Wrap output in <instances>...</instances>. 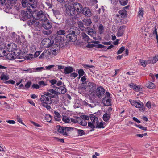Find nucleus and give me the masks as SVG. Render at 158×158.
Wrapping results in <instances>:
<instances>
[{
	"mask_svg": "<svg viewBox=\"0 0 158 158\" xmlns=\"http://www.w3.org/2000/svg\"><path fill=\"white\" fill-rule=\"evenodd\" d=\"M69 33L66 35V37L69 41L74 42L77 39V36L80 33V31L78 28L76 27H72L68 31L62 29L57 31L56 34L58 35H64L66 33Z\"/></svg>",
	"mask_w": 158,
	"mask_h": 158,
	"instance_id": "f257e3e1",
	"label": "nucleus"
},
{
	"mask_svg": "<svg viewBox=\"0 0 158 158\" xmlns=\"http://www.w3.org/2000/svg\"><path fill=\"white\" fill-rule=\"evenodd\" d=\"M26 7L25 10H21L19 14L20 19L23 21H26L29 19L31 16H32V13L34 12V9L30 7Z\"/></svg>",
	"mask_w": 158,
	"mask_h": 158,
	"instance_id": "f03ea898",
	"label": "nucleus"
},
{
	"mask_svg": "<svg viewBox=\"0 0 158 158\" xmlns=\"http://www.w3.org/2000/svg\"><path fill=\"white\" fill-rule=\"evenodd\" d=\"M48 15L45 13V11L40 10L38 11L34 9L33 13H32V17L36 20H39L42 22L45 20L47 18Z\"/></svg>",
	"mask_w": 158,
	"mask_h": 158,
	"instance_id": "7ed1b4c3",
	"label": "nucleus"
},
{
	"mask_svg": "<svg viewBox=\"0 0 158 158\" xmlns=\"http://www.w3.org/2000/svg\"><path fill=\"white\" fill-rule=\"evenodd\" d=\"M21 3L24 7H30L34 9L37 7V2L35 0H22Z\"/></svg>",
	"mask_w": 158,
	"mask_h": 158,
	"instance_id": "20e7f679",
	"label": "nucleus"
},
{
	"mask_svg": "<svg viewBox=\"0 0 158 158\" xmlns=\"http://www.w3.org/2000/svg\"><path fill=\"white\" fill-rule=\"evenodd\" d=\"M110 94L108 92L105 93V96L103 99V102L105 106H109L111 105Z\"/></svg>",
	"mask_w": 158,
	"mask_h": 158,
	"instance_id": "39448f33",
	"label": "nucleus"
},
{
	"mask_svg": "<svg viewBox=\"0 0 158 158\" xmlns=\"http://www.w3.org/2000/svg\"><path fill=\"white\" fill-rule=\"evenodd\" d=\"M105 92V90L103 87H98L97 88L96 95L98 98H101L104 95Z\"/></svg>",
	"mask_w": 158,
	"mask_h": 158,
	"instance_id": "423d86ee",
	"label": "nucleus"
},
{
	"mask_svg": "<svg viewBox=\"0 0 158 158\" xmlns=\"http://www.w3.org/2000/svg\"><path fill=\"white\" fill-rule=\"evenodd\" d=\"M42 25L45 29L49 30L52 27V23L47 19L45 20L42 22Z\"/></svg>",
	"mask_w": 158,
	"mask_h": 158,
	"instance_id": "0eeeda50",
	"label": "nucleus"
},
{
	"mask_svg": "<svg viewBox=\"0 0 158 158\" xmlns=\"http://www.w3.org/2000/svg\"><path fill=\"white\" fill-rule=\"evenodd\" d=\"M66 13L69 16H73L75 15L76 11L73 6H69L66 8Z\"/></svg>",
	"mask_w": 158,
	"mask_h": 158,
	"instance_id": "6e6552de",
	"label": "nucleus"
},
{
	"mask_svg": "<svg viewBox=\"0 0 158 158\" xmlns=\"http://www.w3.org/2000/svg\"><path fill=\"white\" fill-rule=\"evenodd\" d=\"M73 6L77 14H79V13L81 12V10H82L83 7L82 5L80 3L78 2L74 3Z\"/></svg>",
	"mask_w": 158,
	"mask_h": 158,
	"instance_id": "1a4fd4ad",
	"label": "nucleus"
},
{
	"mask_svg": "<svg viewBox=\"0 0 158 158\" xmlns=\"http://www.w3.org/2000/svg\"><path fill=\"white\" fill-rule=\"evenodd\" d=\"M81 10V13L85 16L90 17L92 15V12L89 8L84 7Z\"/></svg>",
	"mask_w": 158,
	"mask_h": 158,
	"instance_id": "9d476101",
	"label": "nucleus"
},
{
	"mask_svg": "<svg viewBox=\"0 0 158 158\" xmlns=\"http://www.w3.org/2000/svg\"><path fill=\"white\" fill-rule=\"evenodd\" d=\"M88 88H89V92L92 93L95 91L96 89V84L93 82L89 81L88 83Z\"/></svg>",
	"mask_w": 158,
	"mask_h": 158,
	"instance_id": "9b49d317",
	"label": "nucleus"
},
{
	"mask_svg": "<svg viewBox=\"0 0 158 158\" xmlns=\"http://www.w3.org/2000/svg\"><path fill=\"white\" fill-rule=\"evenodd\" d=\"M36 19H30L29 20L27 21V24L29 26L32 27H35L38 26L39 24V22L36 20Z\"/></svg>",
	"mask_w": 158,
	"mask_h": 158,
	"instance_id": "f8f14e48",
	"label": "nucleus"
},
{
	"mask_svg": "<svg viewBox=\"0 0 158 158\" xmlns=\"http://www.w3.org/2000/svg\"><path fill=\"white\" fill-rule=\"evenodd\" d=\"M50 100H51L50 98H49L48 97L44 95H42L40 98V101L42 102V103H44L46 104H51V102L50 101Z\"/></svg>",
	"mask_w": 158,
	"mask_h": 158,
	"instance_id": "ddd939ff",
	"label": "nucleus"
},
{
	"mask_svg": "<svg viewBox=\"0 0 158 158\" xmlns=\"http://www.w3.org/2000/svg\"><path fill=\"white\" fill-rule=\"evenodd\" d=\"M16 0H7L6 7L8 9L11 8L12 7L15 5L16 2Z\"/></svg>",
	"mask_w": 158,
	"mask_h": 158,
	"instance_id": "4468645a",
	"label": "nucleus"
},
{
	"mask_svg": "<svg viewBox=\"0 0 158 158\" xmlns=\"http://www.w3.org/2000/svg\"><path fill=\"white\" fill-rule=\"evenodd\" d=\"M55 90L58 92V95L60 94H64L66 92V89L65 87L64 86L56 87Z\"/></svg>",
	"mask_w": 158,
	"mask_h": 158,
	"instance_id": "2eb2a0df",
	"label": "nucleus"
},
{
	"mask_svg": "<svg viewBox=\"0 0 158 158\" xmlns=\"http://www.w3.org/2000/svg\"><path fill=\"white\" fill-rule=\"evenodd\" d=\"M44 41L46 42V43H44V44L45 45H47V47L48 48L49 47L51 46H52H52H54V41L53 40L51 41L50 39L48 38L44 39L43 40V42Z\"/></svg>",
	"mask_w": 158,
	"mask_h": 158,
	"instance_id": "dca6fc26",
	"label": "nucleus"
},
{
	"mask_svg": "<svg viewBox=\"0 0 158 158\" xmlns=\"http://www.w3.org/2000/svg\"><path fill=\"white\" fill-rule=\"evenodd\" d=\"M135 105V107L139 108L140 111H143L145 110V107L144 104L141 102L139 101V102H137Z\"/></svg>",
	"mask_w": 158,
	"mask_h": 158,
	"instance_id": "f3484780",
	"label": "nucleus"
},
{
	"mask_svg": "<svg viewBox=\"0 0 158 158\" xmlns=\"http://www.w3.org/2000/svg\"><path fill=\"white\" fill-rule=\"evenodd\" d=\"M129 86L136 92L139 91L140 90V87L135 84L131 83L129 84Z\"/></svg>",
	"mask_w": 158,
	"mask_h": 158,
	"instance_id": "a211bd4d",
	"label": "nucleus"
},
{
	"mask_svg": "<svg viewBox=\"0 0 158 158\" xmlns=\"http://www.w3.org/2000/svg\"><path fill=\"white\" fill-rule=\"evenodd\" d=\"M14 47L15 48L14 49L13 52L14 54L15 55V57L16 58L18 56L20 55L21 52V51L19 48H17L16 45H14Z\"/></svg>",
	"mask_w": 158,
	"mask_h": 158,
	"instance_id": "6ab92c4d",
	"label": "nucleus"
},
{
	"mask_svg": "<svg viewBox=\"0 0 158 158\" xmlns=\"http://www.w3.org/2000/svg\"><path fill=\"white\" fill-rule=\"evenodd\" d=\"M53 13L57 19H60L61 18V14L60 11L57 10H52Z\"/></svg>",
	"mask_w": 158,
	"mask_h": 158,
	"instance_id": "aec40b11",
	"label": "nucleus"
},
{
	"mask_svg": "<svg viewBox=\"0 0 158 158\" xmlns=\"http://www.w3.org/2000/svg\"><path fill=\"white\" fill-rule=\"evenodd\" d=\"M89 117L90 119L91 123L94 124H96L98 122V118L93 114H91L89 115Z\"/></svg>",
	"mask_w": 158,
	"mask_h": 158,
	"instance_id": "412c9836",
	"label": "nucleus"
},
{
	"mask_svg": "<svg viewBox=\"0 0 158 158\" xmlns=\"http://www.w3.org/2000/svg\"><path fill=\"white\" fill-rule=\"evenodd\" d=\"M6 59L10 60H14L16 59L15 55L14 54L13 52L8 53L6 55Z\"/></svg>",
	"mask_w": 158,
	"mask_h": 158,
	"instance_id": "4be33fe9",
	"label": "nucleus"
},
{
	"mask_svg": "<svg viewBox=\"0 0 158 158\" xmlns=\"http://www.w3.org/2000/svg\"><path fill=\"white\" fill-rule=\"evenodd\" d=\"M64 72L65 74H69L73 72V69L70 66L65 67L64 69Z\"/></svg>",
	"mask_w": 158,
	"mask_h": 158,
	"instance_id": "5701e85b",
	"label": "nucleus"
},
{
	"mask_svg": "<svg viewBox=\"0 0 158 158\" xmlns=\"http://www.w3.org/2000/svg\"><path fill=\"white\" fill-rule=\"evenodd\" d=\"M56 130L59 133L64 134V129L63 127L60 126L59 125H57L56 127Z\"/></svg>",
	"mask_w": 158,
	"mask_h": 158,
	"instance_id": "b1692460",
	"label": "nucleus"
},
{
	"mask_svg": "<svg viewBox=\"0 0 158 158\" xmlns=\"http://www.w3.org/2000/svg\"><path fill=\"white\" fill-rule=\"evenodd\" d=\"M125 27L126 26H121L120 27L117 33V36L121 37L122 36L123 34L124 31L122 29L124 28H125Z\"/></svg>",
	"mask_w": 158,
	"mask_h": 158,
	"instance_id": "393cba45",
	"label": "nucleus"
},
{
	"mask_svg": "<svg viewBox=\"0 0 158 158\" xmlns=\"http://www.w3.org/2000/svg\"><path fill=\"white\" fill-rule=\"evenodd\" d=\"M77 118L78 119V123L81 125L84 126H86L87 125V122L84 119H81L79 117H77Z\"/></svg>",
	"mask_w": 158,
	"mask_h": 158,
	"instance_id": "a878e982",
	"label": "nucleus"
},
{
	"mask_svg": "<svg viewBox=\"0 0 158 158\" xmlns=\"http://www.w3.org/2000/svg\"><path fill=\"white\" fill-rule=\"evenodd\" d=\"M88 34L91 36L93 37L95 35L96 32L94 31V30L88 27Z\"/></svg>",
	"mask_w": 158,
	"mask_h": 158,
	"instance_id": "bb28decb",
	"label": "nucleus"
},
{
	"mask_svg": "<svg viewBox=\"0 0 158 158\" xmlns=\"http://www.w3.org/2000/svg\"><path fill=\"white\" fill-rule=\"evenodd\" d=\"M47 91L49 92L50 93H51V94L52 93V95H55L56 97V98H58L59 97L58 96V92H57V91H56L55 89V90H54L52 89H48Z\"/></svg>",
	"mask_w": 158,
	"mask_h": 158,
	"instance_id": "cd10ccee",
	"label": "nucleus"
},
{
	"mask_svg": "<svg viewBox=\"0 0 158 158\" xmlns=\"http://www.w3.org/2000/svg\"><path fill=\"white\" fill-rule=\"evenodd\" d=\"M81 35L82 37V39L84 41L87 42L88 43L89 42L90 38L85 33L82 32L81 34Z\"/></svg>",
	"mask_w": 158,
	"mask_h": 158,
	"instance_id": "c85d7f7f",
	"label": "nucleus"
},
{
	"mask_svg": "<svg viewBox=\"0 0 158 158\" xmlns=\"http://www.w3.org/2000/svg\"><path fill=\"white\" fill-rule=\"evenodd\" d=\"M64 134H63L64 136H68L67 132L71 131V130L76 129L74 128H73L71 127H65L64 128Z\"/></svg>",
	"mask_w": 158,
	"mask_h": 158,
	"instance_id": "c756f323",
	"label": "nucleus"
},
{
	"mask_svg": "<svg viewBox=\"0 0 158 158\" xmlns=\"http://www.w3.org/2000/svg\"><path fill=\"white\" fill-rule=\"evenodd\" d=\"M110 114L105 113L104 114L103 116V120L106 122H107L110 118Z\"/></svg>",
	"mask_w": 158,
	"mask_h": 158,
	"instance_id": "7c9ffc66",
	"label": "nucleus"
},
{
	"mask_svg": "<svg viewBox=\"0 0 158 158\" xmlns=\"http://www.w3.org/2000/svg\"><path fill=\"white\" fill-rule=\"evenodd\" d=\"M0 79L3 81H7L9 79V77L7 74H5L4 73H2L1 75Z\"/></svg>",
	"mask_w": 158,
	"mask_h": 158,
	"instance_id": "2f4dec72",
	"label": "nucleus"
},
{
	"mask_svg": "<svg viewBox=\"0 0 158 158\" xmlns=\"http://www.w3.org/2000/svg\"><path fill=\"white\" fill-rule=\"evenodd\" d=\"M144 14V10L143 8H139V11L138 12V16L141 19Z\"/></svg>",
	"mask_w": 158,
	"mask_h": 158,
	"instance_id": "473e14b6",
	"label": "nucleus"
},
{
	"mask_svg": "<svg viewBox=\"0 0 158 158\" xmlns=\"http://www.w3.org/2000/svg\"><path fill=\"white\" fill-rule=\"evenodd\" d=\"M54 114L55 115L54 116V118L55 120L57 121H60L61 120V116L60 114L56 111L54 112Z\"/></svg>",
	"mask_w": 158,
	"mask_h": 158,
	"instance_id": "72a5a7b5",
	"label": "nucleus"
},
{
	"mask_svg": "<svg viewBox=\"0 0 158 158\" xmlns=\"http://www.w3.org/2000/svg\"><path fill=\"white\" fill-rule=\"evenodd\" d=\"M14 45H15L14 44H13L12 45L11 44H8L7 45V50L9 52H13V50L14 48H14Z\"/></svg>",
	"mask_w": 158,
	"mask_h": 158,
	"instance_id": "f704fd0d",
	"label": "nucleus"
},
{
	"mask_svg": "<svg viewBox=\"0 0 158 158\" xmlns=\"http://www.w3.org/2000/svg\"><path fill=\"white\" fill-rule=\"evenodd\" d=\"M122 18H125L127 17L126 11L125 10H120L118 12Z\"/></svg>",
	"mask_w": 158,
	"mask_h": 158,
	"instance_id": "c9c22d12",
	"label": "nucleus"
},
{
	"mask_svg": "<svg viewBox=\"0 0 158 158\" xmlns=\"http://www.w3.org/2000/svg\"><path fill=\"white\" fill-rule=\"evenodd\" d=\"M95 125L96 124H94L91 122H88V127H89L91 128L92 129L90 130L89 131L90 132H91L92 131H94V129L96 128Z\"/></svg>",
	"mask_w": 158,
	"mask_h": 158,
	"instance_id": "e433bc0d",
	"label": "nucleus"
},
{
	"mask_svg": "<svg viewBox=\"0 0 158 158\" xmlns=\"http://www.w3.org/2000/svg\"><path fill=\"white\" fill-rule=\"evenodd\" d=\"M84 25L86 26H89L91 24L92 22L90 19H85L83 20Z\"/></svg>",
	"mask_w": 158,
	"mask_h": 158,
	"instance_id": "4c0bfd02",
	"label": "nucleus"
},
{
	"mask_svg": "<svg viewBox=\"0 0 158 158\" xmlns=\"http://www.w3.org/2000/svg\"><path fill=\"white\" fill-rule=\"evenodd\" d=\"M141 65L143 67H145L147 64H148L149 63V61H146L143 60L141 59L139 61Z\"/></svg>",
	"mask_w": 158,
	"mask_h": 158,
	"instance_id": "58836bf2",
	"label": "nucleus"
},
{
	"mask_svg": "<svg viewBox=\"0 0 158 158\" xmlns=\"http://www.w3.org/2000/svg\"><path fill=\"white\" fill-rule=\"evenodd\" d=\"M146 86L148 88L150 89H152L155 87V84L152 82L148 81L147 83L146 84Z\"/></svg>",
	"mask_w": 158,
	"mask_h": 158,
	"instance_id": "ea45409f",
	"label": "nucleus"
},
{
	"mask_svg": "<svg viewBox=\"0 0 158 158\" xmlns=\"http://www.w3.org/2000/svg\"><path fill=\"white\" fill-rule=\"evenodd\" d=\"M43 94L45 96H47V97H49L52 98H56L55 95H52V94L48 92H44Z\"/></svg>",
	"mask_w": 158,
	"mask_h": 158,
	"instance_id": "a19ab883",
	"label": "nucleus"
},
{
	"mask_svg": "<svg viewBox=\"0 0 158 158\" xmlns=\"http://www.w3.org/2000/svg\"><path fill=\"white\" fill-rule=\"evenodd\" d=\"M63 39L60 36H57L55 38V41L56 43H60L62 42Z\"/></svg>",
	"mask_w": 158,
	"mask_h": 158,
	"instance_id": "79ce46f5",
	"label": "nucleus"
},
{
	"mask_svg": "<svg viewBox=\"0 0 158 158\" xmlns=\"http://www.w3.org/2000/svg\"><path fill=\"white\" fill-rule=\"evenodd\" d=\"M78 73L79 76V78H80L81 77L83 76H85L86 74L85 72L82 69H79L78 70Z\"/></svg>",
	"mask_w": 158,
	"mask_h": 158,
	"instance_id": "37998d69",
	"label": "nucleus"
},
{
	"mask_svg": "<svg viewBox=\"0 0 158 158\" xmlns=\"http://www.w3.org/2000/svg\"><path fill=\"white\" fill-rule=\"evenodd\" d=\"M86 80V78L85 76V75L83 76L82 77L81 79V81L82 82L81 83V85H84V84L87 83L89 81H85Z\"/></svg>",
	"mask_w": 158,
	"mask_h": 158,
	"instance_id": "c03bdc74",
	"label": "nucleus"
},
{
	"mask_svg": "<svg viewBox=\"0 0 158 158\" xmlns=\"http://www.w3.org/2000/svg\"><path fill=\"white\" fill-rule=\"evenodd\" d=\"M62 120L64 122L68 123L69 122L70 119L69 118L66 116H63L62 117Z\"/></svg>",
	"mask_w": 158,
	"mask_h": 158,
	"instance_id": "a18cd8bd",
	"label": "nucleus"
},
{
	"mask_svg": "<svg viewBox=\"0 0 158 158\" xmlns=\"http://www.w3.org/2000/svg\"><path fill=\"white\" fill-rule=\"evenodd\" d=\"M97 125L96 126V128H104V127L103 126V123L102 122L99 123V121H98V122L96 123Z\"/></svg>",
	"mask_w": 158,
	"mask_h": 158,
	"instance_id": "49530a36",
	"label": "nucleus"
},
{
	"mask_svg": "<svg viewBox=\"0 0 158 158\" xmlns=\"http://www.w3.org/2000/svg\"><path fill=\"white\" fill-rule=\"evenodd\" d=\"M6 51L3 48H0V57H2L6 55Z\"/></svg>",
	"mask_w": 158,
	"mask_h": 158,
	"instance_id": "de8ad7c7",
	"label": "nucleus"
},
{
	"mask_svg": "<svg viewBox=\"0 0 158 158\" xmlns=\"http://www.w3.org/2000/svg\"><path fill=\"white\" fill-rule=\"evenodd\" d=\"M77 24L78 25L79 27L81 29L83 28V27L85 28V27H84V23L82 22L81 21H78Z\"/></svg>",
	"mask_w": 158,
	"mask_h": 158,
	"instance_id": "09e8293b",
	"label": "nucleus"
},
{
	"mask_svg": "<svg viewBox=\"0 0 158 158\" xmlns=\"http://www.w3.org/2000/svg\"><path fill=\"white\" fill-rule=\"evenodd\" d=\"M75 129L77 130V132H78V135L80 136H81L85 135V134L83 130L78 129L76 128Z\"/></svg>",
	"mask_w": 158,
	"mask_h": 158,
	"instance_id": "8fccbe9b",
	"label": "nucleus"
},
{
	"mask_svg": "<svg viewBox=\"0 0 158 158\" xmlns=\"http://www.w3.org/2000/svg\"><path fill=\"white\" fill-rule=\"evenodd\" d=\"M45 119L47 122H50L51 120V116L49 114H46L45 115Z\"/></svg>",
	"mask_w": 158,
	"mask_h": 158,
	"instance_id": "3c124183",
	"label": "nucleus"
},
{
	"mask_svg": "<svg viewBox=\"0 0 158 158\" xmlns=\"http://www.w3.org/2000/svg\"><path fill=\"white\" fill-rule=\"evenodd\" d=\"M125 50V47L124 46H122L117 52V54L118 55L122 53Z\"/></svg>",
	"mask_w": 158,
	"mask_h": 158,
	"instance_id": "603ef678",
	"label": "nucleus"
},
{
	"mask_svg": "<svg viewBox=\"0 0 158 158\" xmlns=\"http://www.w3.org/2000/svg\"><path fill=\"white\" fill-rule=\"evenodd\" d=\"M98 29L99 30V33L100 34H102L103 33L104 27L103 25L100 24L98 27Z\"/></svg>",
	"mask_w": 158,
	"mask_h": 158,
	"instance_id": "864d4df0",
	"label": "nucleus"
},
{
	"mask_svg": "<svg viewBox=\"0 0 158 158\" xmlns=\"http://www.w3.org/2000/svg\"><path fill=\"white\" fill-rule=\"evenodd\" d=\"M32 84V82L30 81H28L25 85L24 89H27L29 88Z\"/></svg>",
	"mask_w": 158,
	"mask_h": 158,
	"instance_id": "5fc2aeb1",
	"label": "nucleus"
},
{
	"mask_svg": "<svg viewBox=\"0 0 158 158\" xmlns=\"http://www.w3.org/2000/svg\"><path fill=\"white\" fill-rule=\"evenodd\" d=\"M128 0H119V2L122 5H125L128 2Z\"/></svg>",
	"mask_w": 158,
	"mask_h": 158,
	"instance_id": "6e6d98bb",
	"label": "nucleus"
},
{
	"mask_svg": "<svg viewBox=\"0 0 158 158\" xmlns=\"http://www.w3.org/2000/svg\"><path fill=\"white\" fill-rule=\"evenodd\" d=\"M49 104L44 103H42V105L43 107L46 108L48 110H49L51 109V108L50 106L48 105Z\"/></svg>",
	"mask_w": 158,
	"mask_h": 158,
	"instance_id": "4d7b16f0",
	"label": "nucleus"
},
{
	"mask_svg": "<svg viewBox=\"0 0 158 158\" xmlns=\"http://www.w3.org/2000/svg\"><path fill=\"white\" fill-rule=\"evenodd\" d=\"M135 125L137 127H138L141 129L142 130L144 131H146L147 130V127L143 126L140 125H137L136 124H135Z\"/></svg>",
	"mask_w": 158,
	"mask_h": 158,
	"instance_id": "13d9d810",
	"label": "nucleus"
},
{
	"mask_svg": "<svg viewBox=\"0 0 158 158\" xmlns=\"http://www.w3.org/2000/svg\"><path fill=\"white\" fill-rule=\"evenodd\" d=\"M33 57V55L31 54H29L25 56L26 58L25 59L27 60L31 59Z\"/></svg>",
	"mask_w": 158,
	"mask_h": 158,
	"instance_id": "bf43d9fd",
	"label": "nucleus"
},
{
	"mask_svg": "<svg viewBox=\"0 0 158 158\" xmlns=\"http://www.w3.org/2000/svg\"><path fill=\"white\" fill-rule=\"evenodd\" d=\"M44 69V67H37L35 69H34V72L42 71Z\"/></svg>",
	"mask_w": 158,
	"mask_h": 158,
	"instance_id": "052dcab7",
	"label": "nucleus"
},
{
	"mask_svg": "<svg viewBox=\"0 0 158 158\" xmlns=\"http://www.w3.org/2000/svg\"><path fill=\"white\" fill-rule=\"evenodd\" d=\"M24 71H25V72H29V73H32V72H34V69H31L29 68L27 69H25L23 70Z\"/></svg>",
	"mask_w": 158,
	"mask_h": 158,
	"instance_id": "680f3d73",
	"label": "nucleus"
},
{
	"mask_svg": "<svg viewBox=\"0 0 158 158\" xmlns=\"http://www.w3.org/2000/svg\"><path fill=\"white\" fill-rule=\"evenodd\" d=\"M51 51H50L48 50H47L44 52V55L45 56H49L51 54Z\"/></svg>",
	"mask_w": 158,
	"mask_h": 158,
	"instance_id": "e2e57ef3",
	"label": "nucleus"
},
{
	"mask_svg": "<svg viewBox=\"0 0 158 158\" xmlns=\"http://www.w3.org/2000/svg\"><path fill=\"white\" fill-rule=\"evenodd\" d=\"M81 118L83 119H84L85 120H89V117L87 115H82L81 116Z\"/></svg>",
	"mask_w": 158,
	"mask_h": 158,
	"instance_id": "0e129e2a",
	"label": "nucleus"
},
{
	"mask_svg": "<svg viewBox=\"0 0 158 158\" xmlns=\"http://www.w3.org/2000/svg\"><path fill=\"white\" fill-rule=\"evenodd\" d=\"M4 83L6 84H14L15 82V81L13 80H10L5 81Z\"/></svg>",
	"mask_w": 158,
	"mask_h": 158,
	"instance_id": "69168bd1",
	"label": "nucleus"
},
{
	"mask_svg": "<svg viewBox=\"0 0 158 158\" xmlns=\"http://www.w3.org/2000/svg\"><path fill=\"white\" fill-rule=\"evenodd\" d=\"M52 32L51 30H48L47 31H43V33L44 35H49L51 34Z\"/></svg>",
	"mask_w": 158,
	"mask_h": 158,
	"instance_id": "338daca9",
	"label": "nucleus"
},
{
	"mask_svg": "<svg viewBox=\"0 0 158 158\" xmlns=\"http://www.w3.org/2000/svg\"><path fill=\"white\" fill-rule=\"evenodd\" d=\"M149 61V63L154 64L158 61V60L156 59L154 57L153 58V59Z\"/></svg>",
	"mask_w": 158,
	"mask_h": 158,
	"instance_id": "774afa93",
	"label": "nucleus"
}]
</instances>
